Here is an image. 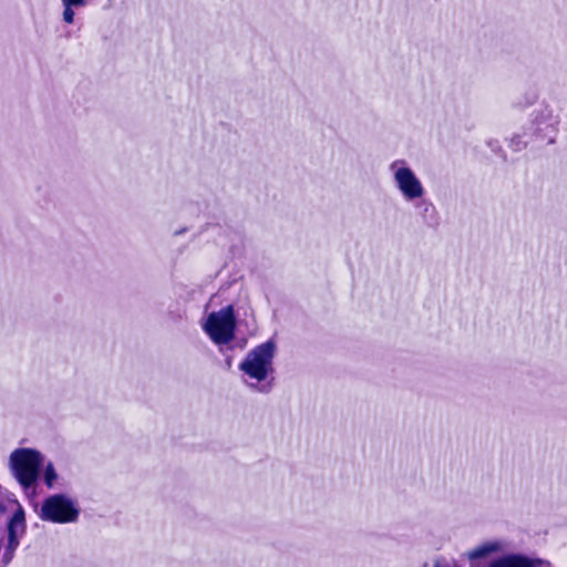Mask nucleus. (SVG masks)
Masks as SVG:
<instances>
[{
	"mask_svg": "<svg viewBox=\"0 0 567 567\" xmlns=\"http://www.w3.org/2000/svg\"><path fill=\"white\" fill-rule=\"evenodd\" d=\"M275 353L276 344L268 340L250 350L240 362L239 370L244 375L256 381L254 383L246 381L251 389L262 393L270 392L272 384L265 381L274 372Z\"/></svg>",
	"mask_w": 567,
	"mask_h": 567,
	"instance_id": "obj_1",
	"label": "nucleus"
},
{
	"mask_svg": "<svg viewBox=\"0 0 567 567\" xmlns=\"http://www.w3.org/2000/svg\"><path fill=\"white\" fill-rule=\"evenodd\" d=\"M43 462L44 456L38 450L19 447L11 452L8 466L19 485L29 491L38 482Z\"/></svg>",
	"mask_w": 567,
	"mask_h": 567,
	"instance_id": "obj_2",
	"label": "nucleus"
},
{
	"mask_svg": "<svg viewBox=\"0 0 567 567\" xmlns=\"http://www.w3.org/2000/svg\"><path fill=\"white\" fill-rule=\"evenodd\" d=\"M393 184L402 198L408 203H416L425 195V188L404 158H396L389 164Z\"/></svg>",
	"mask_w": 567,
	"mask_h": 567,
	"instance_id": "obj_3",
	"label": "nucleus"
},
{
	"mask_svg": "<svg viewBox=\"0 0 567 567\" xmlns=\"http://www.w3.org/2000/svg\"><path fill=\"white\" fill-rule=\"evenodd\" d=\"M202 328L217 346L229 344L235 339L236 316L231 305L210 312Z\"/></svg>",
	"mask_w": 567,
	"mask_h": 567,
	"instance_id": "obj_4",
	"label": "nucleus"
},
{
	"mask_svg": "<svg viewBox=\"0 0 567 567\" xmlns=\"http://www.w3.org/2000/svg\"><path fill=\"white\" fill-rule=\"evenodd\" d=\"M80 516V507L75 499L66 494H53L41 504L39 517L54 524L75 523Z\"/></svg>",
	"mask_w": 567,
	"mask_h": 567,
	"instance_id": "obj_5",
	"label": "nucleus"
},
{
	"mask_svg": "<svg viewBox=\"0 0 567 567\" xmlns=\"http://www.w3.org/2000/svg\"><path fill=\"white\" fill-rule=\"evenodd\" d=\"M27 530L24 509L18 505L7 524V544L1 555L0 561L2 566H8L20 546V540Z\"/></svg>",
	"mask_w": 567,
	"mask_h": 567,
	"instance_id": "obj_6",
	"label": "nucleus"
},
{
	"mask_svg": "<svg viewBox=\"0 0 567 567\" xmlns=\"http://www.w3.org/2000/svg\"><path fill=\"white\" fill-rule=\"evenodd\" d=\"M559 123L560 116L550 105L542 104L535 111L533 118L535 131L547 138L548 144L555 143Z\"/></svg>",
	"mask_w": 567,
	"mask_h": 567,
	"instance_id": "obj_7",
	"label": "nucleus"
},
{
	"mask_svg": "<svg viewBox=\"0 0 567 567\" xmlns=\"http://www.w3.org/2000/svg\"><path fill=\"white\" fill-rule=\"evenodd\" d=\"M505 549L506 544L503 540H489L476 546L470 550L466 556L468 561H480L483 558L489 557L496 553H502Z\"/></svg>",
	"mask_w": 567,
	"mask_h": 567,
	"instance_id": "obj_8",
	"label": "nucleus"
},
{
	"mask_svg": "<svg viewBox=\"0 0 567 567\" xmlns=\"http://www.w3.org/2000/svg\"><path fill=\"white\" fill-rule=\"evenodd\" d=\"M512 567H551L550 563L540 558H532L522 554L505 555Z\"/></svg>",
	"mask_w": 567,
	"mask_h": 567,
	"instance_id": "obj_9",
	"label": "nucleus"
},
{
	"mask_svg": "<svg viewBox=\"0 0 567 567\" xmlns=\"http://www.w3.org/2000/svg\"><path fill=\"white\" fill-rule=\"evenodd\" d=\"M43 478H44V483H45L47 487L52 488L54 485V482L58 478V474H56V471L51 462L45 465Z\"/></svg>",
	"mask_w": 567,
	"mask_h": 567,
	"instance_id": "obj_10",
	"label": "nucleus"
},
{
	"mask_svg": "<svg viewBox=\"0 0 567 567\" xmlns=\"http://www.w3.org/2000/svg\"><path fill=\"white\" fill-rule=\"evenodd\" d=\"M526 146H527V141L523 140V137L519 134H515L509 140V147L515 152H519V151L524 150Z\"/></svg>",
	"mask_w": 567,
	"mask_h": 567,
	"instance_id": "obj_11",
	"label": "nucleus"
},
{
	"mask_svg": "<svg viewBox=\"0 0 567 567\" xmlns=\"http://www.w3.org/2000/svg\"><path fill=\"white\" fill-rule=\"evenodd\" d=\"M74 9L75 8H73V7L63 6L62 18L65 23L72 24L74 22V17H75Z\"/></svg>",
	"mask_w": 567,
	"mask_h": 567,
	"instance_id": "obj_12",
	"label": "nucleus"
},
{
	"mask_svg": "<svg viewBox=\"0 0 567 567\" xmlns=\"http://www.w3.org/2000/svg\"><path fill=\"white\" fill-rule=\"evenodd\" d=\"M62 6H69L73 8H83L86 4V0H61Z\"/></svg>",
	"mask_w": 567,
	"mask_h": 567,
	"instance_id": "obj_13",
	"label": "nucleus"
},
{
	"mask_svg": "<svg viewBox=\"0 0 567 567\" xmlns=\"http://www.w3.org/2000/svg\"><path fill=\"white\" fill-rule=\"evenodd\" d=\"M487 145L493 152H498L501 150L499 143L497 141H489Z\"/></svg>",
	"mask_w": 567,
	"mask_h": 567,
	"instance_id": "obj_14",
	"label": "nucleus"
},
{
	"mask_svg": "<svg viewBox=\"0 0 567 567\" xmlns=\"http://www.w3.org/2000/svg\"><path fill=\"white\" fill-rule=\"evenodd\" d=\"M430 206H431V204H430V203H426V204H425L424 212H427V209H429V207H430Z\"/></svg>",
	"mask_w": 567,
	"mask_h": 567,
	"instance_id": "obj_15",
	"label": "nucleus"
}]
</instances>
